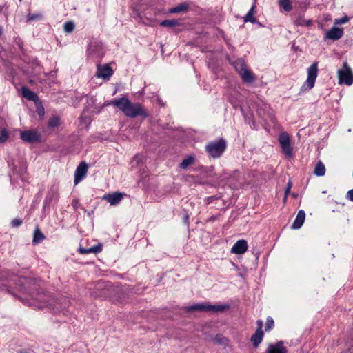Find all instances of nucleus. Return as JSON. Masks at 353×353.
Wrapping results in <instances>:
<instances>
[{
  "instance_id": "obj_1",
  "label": "nucleus",
  "mask_w": 353,
  "mask_h": 353,
  "mask_svg": "<svg viewBox=\"0 0 353 353\" xmlns=\"http://www.w3.org/2000/svg\"><path fill=\"white\" fill-rule=\"evenodd\" d=\"M13 283H15V288L20 293L22 294H28V296L31 298L32 300L30 301L26 297L25 303L35 306L39 309L49 307L53 313L61 312L65 307V305H63L61 301L54 298L50 299L47 294L40 293L36 288L29 289V285L32 283V281L25 277L15 276L13 280L9 281L8 285H5L6 290L13 296H17L12 290V285Z\"/></svg>"
},
{
  "instance_id": "obj_2",
  "label": "nucleus",
  "mask_w": 353,
  "mask_h": 353,
  "mask_svg": "<svg viewBox=\"0 0 353 353\" xmlns=\"http://www.w3.org/2000/svg\"><path fill=\"white\" fill-rule=\"evenodd\" d=\"M121 110L126 117L135 118L138 116L146 118L148 113L139 103H132L127 96L114 99L108 103Z\"/></svg>"
},
{
  "instance_id": "obj_3",
  "label": "nucleus",
  "mask_w": 353,
  "mask_h": 353,
  "mask_svg": "<svg viewBox=\"0 0 353 353\" xmlns=\"http://www.w3.org/2000/svg\"><path fill=\"white\" fill-rule=\"evenodd\" d=\"M226 147L227 142L225 139L221 138L218 140L209 142L205 145V151L210 157L216 159L222 156Z\"/></svg>"
},
{
  "instance_id": "obj_4",
  "label": "nucleus",
  "mask_w": 353,
  "mask_h": 353,
  "mask_svg": "<svg viewBox=\"0 0 353 353\" xmlns=\"http://www.w3.org/2000/svg\"><path fill=\"white\" fill-rule=\"evenodd\" d=\"M233 65L241 76L243 81L246 83H252L255 80L254 75L247 68L245 61L242 59H236L233 62Z\"/></svg>"
},
{
  "instance_id": "obj_5",
  "label": "nucleus",
  "mask_w": 353,
  "mask_h": 353,
  "mask_svg": "<svg viewBox=\"0 0 353 353\" xmlns=\"http://www.w3.org/2000/svg\"><path fill=\"white\" fill-rule=\"evenodd\" d=\"M230 307L229 305L194 304L186 307L187 312L203 311L222 312Z\"/></svg>"
},
{
  "instance_id": "obj_6",
  "label": "nucleus",
  "mask_w": 353,
  "mask_h": 353,
  "mask_svg": "<svg viewBox=\"0 0 353 353\" xmlns=\"http://www.w3.org/2000/svg\"><path fill=\"white\" fill-rule=\"evenodd\" d=\"M307 77L301 88V91L310 90L314 86L315 81L318 74V63H313L307 70Z\"/></svg>"
},
{
  "instance_id": "obj_7",
  "label": "nucleus",
  "mask_w": 353,
  "mask_h": 353,
  "mask_svg": "<svg viewBox=\"0 0 353 353\" xmlns=\"http://www.w3.org/2000/svg\"><path fill=\"white\" fill-rule=\"evenodd\" d=\"M90 57L101 59L104 55L103 43L97 39H92L87 49Z\"/></svg>"
},
{
  "instance_id": "obj_8",
  "label": "nucleus",
  "mask_w": 353,
  "mask_h": 353,
  "mask_svg": "<svg viewBox=\"0 0 353 353\" xmlns=\"http://www.w3.org/2000/svg\"><path fill=\"white\" fill-rule=\"evenodd\" d=\"M339 83L351 85L353 83V72L347 63L343 62V67L338 70Z\"/></svg>"
},
{
  "instance_id": "obj_9",
  "label": "nucleus",
  "mask_w": 353,
  "mask_h": 353,
  "mask_svg": "<svg viewBox=\"0 0 353 353\" xmlns=\"http://www.w3.org/2000/svg\"><path fill=\"white\" fill-rule=\"evenodd\" d=\"M279 142L281 145L282 152L285 156L288 158H292L294 156V154L288 133L286 132H281L279 137Z\"/></svg>"
},
{
  "instance_id": "obj_10",
  "label": "nucleus",
  "mask_w": 353,
  "mask_h": 353,
  "mask_svg": "<svg viewBox=\"0 0 353 353\" xmlns=\"http://www.w3.org/2000/svg\"><path fill=\"white\" fill-rule=\"evenodd\" d=\"M20 138L25 142L34 143L41 141V134L35 130H25L21 132Z\"/></svg>"
},
{
  "instance_id": "obj_11",
  "label": "nucleus",
  "mask_w": 353,
  "mask_h": 353,
  "mask_svg": "<svg viewBox=\"0 0 353 353\" xmlns=\"http://www.w3.org/2000/svg\"><path fill=\"white\" fill-rule=\"evenodd\" d=\"M343 35V30L340 28L332 27L330 30H329L325 35V39H331L333 41H336L341 39Z\"/></svg>"
},
{
  "instance_id": "obj_12",
  "label": "nucleus",
  "mask_w": 353,
  "mask_h": 353,
  "mask_svg": "<svg viewBox=\"0 0 353 353\" xmlns=\"http://www.w3.org/2000/svg\"><path fill=\"white\" fill-rule=\"evenodd\" d=\"M113 74V70L108 65H98L97 76L103 79H109Z\"/></svg>"
},
{
  "instance_id": "obj_13",
  "label": "nucleus",
  "mask_w": 353,
  "mask_h": 353,
  "mask_svg": "<svg viewBox=\"0 0 353 353\" xmlns=\"http://www.w3.org/2000/svg\"><path fill=\"white\" fill-rule=\"evenodd\" d=\"M88 165L85 162H81L77 168L74 174V183L75 184L81 181L88 171Z\"/></svg>"
},
{
  "instance_id": "obj_14",
  "label": "nucleus",
  "mask_w": 353,
  "mask_h": 353,
  "mask_svg": "<svg viewBox=\"0 0 353 353\" xmlns=\"http://www.w3.org/2000/svg\"><path fill=\"white\" fill-rule=\"evenodd\" d=\"M266 353H288V350L283 345V342L279 341L274 344H269Z\"/></svg>"
},
{
  "instance_id": "obj_15",
  "label": "nucleus",
  "mask_w": 353,
  "mask_h": 353,
  "mask_svg": "<svg viewBox=\"0 0 353 353\" xmlns=\"http://www.w3.org/2000/svg\"><path fill=\"white\" fill-rule=\"evenodd\" d=\"M248 249L247 241L244 239L237 241L232 246L231 252L236 254H241L246 252Z\"/></svg>"
},
{
  "instance_id": "obj_16",
  "label": "nucleus",
  "mask_w": 353,
  "mask_h": 353,
  "mask_svg": "<svg viewBox=\"0 0 353 353\" xmlns=\"http://www.w3.org/2000/svg\"><path fill=\"white\" fill-rule=\"evenodd\" d=\"M123 197V194L120 192H114L108 194L103 196V199L106 200L112 205H117L122 200Z\"/></svg>"
},
{
  "instance_id": "obj_17",
  "label": "nucleus",
  "mask_w": 353,
  "mask_h": 353,
  "mask_svg": "<svg viewBox=\"0 0 353 353\" xmlns=\"http://www.w3.org/2000/svg\"><path fill=\"white\" fill-rule=\"evenodd\" d=\"M305 219V211L303 210H301L298 212V214L295 218V220L294 221L291 228L294 230H298L301 228L303 225L304 221Z\"/></svg>"
},
{
  "instance_id": "obj_18",
  "label": "nucleus",
  "mask_w": 353,
  "mask_h": 353,
  "mask_svg": "<svg viewBox=\"0 0 353 353\" xmlns=\"http://www.w3.org/2000/svg\"><path fill=\"white\" fill-rule=\"evenodd\" d=\"M263 331L261 328H257L254 334L251 336L250 341L252 345L257 347L261 343L263 338Z\"/></svg>"
},
{
  "instance_id": "obj_19",
  "label": "nucleus",
  "mask_w": 353,
  "mask_h": 353,
  "mask_svg": "<svg viewBox=\"0 0 353 353\" xmlns=\"http://www.w3.org/2000/svg\"><path fill=\"white\" fill-rule=\"evenodd\" d=\"M102 251V245L101 243H98L96 245H94L90 248H80L79 252L83 254H87L90 253L97 254Z\"/></svg>"
},
{
  "instance_id": "obj_20",
  "label": "nucleus",
  "mask_w": 353,
  "mask_h": 353,
  "mask_svg": "<svg viewBox=\"0 0 353 353\" xmlns=\"http://www.w3.org/2000/svg\"><path fill=\"white\" fill-rule=\"evenodd\" d=\"M22 95L23 97L26 98L30 101H35L38 97L34 92L31 91L27 87H23L21 89Z\"/></svg>"
},
{
  "instance_id": "obj_21",
  "label": "nucleus",
  "mask_w": 353,
  "mask_h": 353,
  "mask_svg": "<svg viewBox=\"0 0 353 353\" xmlns=\"http://www.w3.org/2000/svg\"><path fill=\"white\" fill-rule=\"evenodd\" d=\"M189 8V4L188 3H182L176 7L172 8L169 10L170 13H179L181 12L187 11Z\"/></svg>"
},
{
  "instance_id": "obj_22",
  "label": "nucleus",
  "mask_w": 353,
  "mask_h": 353,
  "mask_svg": "<svg viewBox=\"0 0 353 353\" xmlns=\"http://www.w3.org/2000/svg\"><path fill=\"white\" fill-rule=\"evenodd\" d=\"M180 25V21L178 19H166L160 23V26L163 27L174 28Z\"/></svg>"
},
{
  "instance_id": "obj_23",
  "label": "nucleus",
  "mask_w": 353,
  "mask_h": 353,
  "mask_svg": "<svg viewBox=\"0 0 353 353\" xmlns=\"http://www.w3.org/2000/svg\"><path fill=\"white\" fill-rule=\"evenodd\" d=\"M325 173V168L324 164L321 161H319L314 170V174L318 176H322Z\"/></svg>"
},
{
  "instance_id": "obj_24",
  "label": "nucleus",
  "mask_w": 353,
  "mask_h": 353,
  "mask_svg": "<svg viewBox=\"0 0 353 353\" xmlns=\"http://www.w3.org/2000/svg\"><path fill=\"white\" fill-rule=\"evenodd\" d=\"M279 6L285 12H290L292 10V5L290 0H279Z\"/></svg>"
},
{
  "instance_id": "obj_25",
  "label": "nucleus",
  "mask_w": 353,
  "mask_h": 353,
  "mask_svg": "<svg viewBox=\"0 0 353 353\" xmlns=\"http://www.w3.org/2000/svg\"><path fill=\"white\" fill-rule=\"evenodd\" d=\"M44 239L45 236L41 232V230L38 228L36 229L34 232V236L32 240L33 244H37L39 243H41Z\"/></svg>"
},
{
  "instance_id": "obj_26",
  "label": "nucleus",
  "mask_w": 353,
  "mask_h": 353,
  "mask_svg": "<svg viewBox=\"0 0 353 353\" xmlns=\"http://www.w3.org/2000/svg\"><path fill=\"white\" fill-rule=\"evenodd\" d=\"M294 23L298 26H310L312 21L310 19L306 20L300 16L294 21Z\"/></svg>"
},
{
  "instance_id": "obj_27",
  "label": "nucleus",
  "mask_w": 353,
  "mask_h": 353,
  "mask_svg": "<svg viewBox=\"0 0 353 353\" xmlns=\"http://www.w3.org/2000/svg\"><path fill=\"white\" fill-rule=\"evenodd\" d=\"M60 125V118L58 116L53 115L48 121V128H54Z\"/></svg>"
},
{
  "instance_id": "obj_28",
  "label": "nucleus",
  "mask_w": 353,
  "mask_h": 353,
  "mask_svg": "<svg viewBox=\"0 0 353 353\" xmlns=\"http://www.w3.org/2000/svg\"><path fill=\"white\" fill-rule=\"evenodd\" d=\"M53 200H58V196L57 192H48L44 200L45 205H49Z\"/></svg>"
},
{
  "instance_id": "obj_29",
  "label": "nucleus",
  "mask_w": 353,
  "mask_h": 353,
  "mask_svg": "<svg viewBox=\"0 0 353 353\" xmlns=\"http://www.w3.org/2000/svg\"><path fill=\"white\" fill-rule=\"evenodd\" d=\"M214 340L216 344L224 346L227 345L228 343V339L220 334H216Z\"/></svg>"
},
{
  "instance_id": "obj_30",
  "label": "nucleus",
  "mask_w": 353,
  "mask_h": 353,
  "mask_svg": "<svg viewBox=\"0 0 353 353\" xmlns=\"http://www.w3.org/2000/svg\"><path fill=\"white\" fill-rule=\"evenodd\" d=\"M194 161V158L192 156H190L185 159H184L182 162L180 163V168L182 169L187 168L190 165L193 163Z\"/></svg>"
},
{
  "instance_id": "obj_31",
  "label": "nucleus",
  "mask_w": 353,
  "mask_h": 353,
  "mask_svg": "<svg viewBox=\"0 0 353 353\" xmlns=\"http://www.w3.org/2000/svg\"><path fill=\"white\" fill-rule=\"evenodd\" d=\"M75 28V25L72 21H67L64 23L63 30L67 33L72 32Z\"/></svg>"
},
{
  "instance_id": "obj_32",
  "label": "nucleus",
  "mask_w": 353,
  "mask_h": 353,
  "mask_svg": "<svg viewBox=\"0 0 353 353\" xmlns=\"http://www.w3.org/2000/svg\"><path fill=\"white\" fill-rule=\"evenodd\" d=\"M9 136V133L6 128L1 130L0 133V143H5Z\"/></svg>"
},
{
  "instance_id": "obj_33",
  "label": "nucleus",
  "mask_w": 353,
  "mask_h": 353,
  "mask_svg": "<svg viewBox=\"0 0 353 353\" xmlns=\"http://www.w3.org/2000/svg\"><path fill=\"white\" fill-rule=\"evenodd\" d=\"M41 19H42V14L40 13L28 14L27 16V20L28 21L41 20Z\"/></svg>"
},
{
  "instance_id": "obj_34",
  "label": "nucleus",
  "mask_w": 353,
  "mask_h": 353,
  "mask_svg": "<svg viewBox=\"0 0 353 353\" xmlns=\"http://www.w3.org/2000/svg\"><path fill=\"white\" fill-rule=\"evenodd\" d=\"M274 325V320L271 317H268L266 323H265V330L266 332L270 331Z\"/></svg>"
},
{
  "instance_id": "obj_35",
  "label": "nucleus",
  "mask_w": 353,
  "mask_h": 353,
  "mask_svg": "<svg viewBox=\"0 0 353 353\" xmlns=\"http://www.w3.org/2000/svg\"><path fill=\"white\" fill-rule=\"evenodd\" d=\"M349 20H350V17H348L347 16H344L341 18L335 19L334 25L336 26V25L344 24V23L348 22Z\"/></svg>"
},
{
  "instance_id": "obj_36",
  "label": "nucleus",
  "mask_w": 353,
  "mask_h": 353,
  "mask_svg": "<svg viewBox=\"0 0 353 353\" xmlns=\"http://www.w3.org/2000/svg\"><path fill=\"white\" fill-rule=\"evenodd\" d=\"M244 21L255 23L256 22V19L254 17V15H251L250 14L247 13L246 15L244 17Z\"/></svg>"
},
{
  "instance_id": "obj_37",
  "label": "nucleus",
  "mask_w": 353,
  "mask_h": 353,
  "mask_svg": "<svg viewBox=\"0 0 353 353\" xmlns=\"http://www.w3.org/2000/svg\"><path fill=\"white\" fill-rule=\"evenodd\" d=\"M292 182L291 181H288V184L286 185L285 190L284 201L286 200L287 196L290 193V190L292 188Z\"/></svg>"
},
{
  "instance_id": "obj_38",
  "label": "nucleus",
  "mask_w": 353,
  "mask_h": 353,
  "mask_svg": "<svg viewBox=\"0 0 353 353\" xmlns=\"http://www.w3.org/2000/svg\"><path fill=\"white\" fill-rule=\"evenodd\" d=\"M22 224V220L21 219H14L12 221L11 225L14 228H17Z\"/></svg>"
},
{
  "instance_id": "obj_39",
  "label": "nucleus",
  "mask_w": 353,
  "mask_h": 353,
  "mask_svg": "<svg viewBox=\"0 0 353 353\" xmlns=\"http://www.w3.org/2000/svg\"><path fill=\"white\" fill-rule=\"evenodd\" d=\"M72 206L73 207L74 210H76L79 206L80 203L78 199H74L71 203Z\"/></svg>"
},
{
  "instance_id": "obj_40",
  "label": "nucleus",
  "mask_w": 353,
  "mask_h": 353,
  "mask_svg": "<svg viewBox=\"0 0 353 353\" xmlns=\"http://www.w3.org/2000/svg\"><path fill=\"white\" fill-rule=\"evenodd\" d=\"M346 198L350 201H353V189L349 190L347 193Z\"/></svg>"
},
{
  "instance_id": "obj_41",
  "label": "nucleus",
  "mask_w": 353,
  "mask_h": 353,
  "mask_svg": "<svg viewBox=\"0 0 353 353\" xmlns=\"http://www.w3.org/2000/svg\"><path fill=\"white\" fill-rule=\"evenodd\" d=\"M37 112L40 117H43L45 114L44 108L43 107L38 108Z\"/></svg>"
},
{
  "instance_id": "obj_42",
  "label": "nucleus",
  "mask_w": 353,
  "mask_h": 353,
  "mask_svg": "<svg viewBox=\"0 0 353 353\" xmlns=\"http://www.w3.org/2000/svg\"><path fill=\"white\" fill-rule=\"evenodd\" d=\"M255 8H256V6H255V2H254L248 13L250 14L251 15H254L255 13Z\"/></svg>"
},
{
  "instance_id": "obj_43",
  "label": "nucleus",
  "mask_w": 353,
  "mask_h": 353,
  "mask_svg": "<svg viewBox=\"0 0 353 353\" xmlns=\"http://www.w3.org/2000/svg\"><path fill=\"white\" fill-rule=\"evenodd\" d=\"M255 8H256V6H255V2H254L248 13L250 14L251 15H254L255 13Z\"/></svg>"
},
{
  "instance_id": "obj_44",
  "label": "nucleus",
  "mask_w": 353,
  "mask_h": 353,
  "mask_svg": "<svg viewBox=\"0 0 353 353\" xmlns=\"http://www.w3.org/2000/svg\"><path fill=\"white\" fill-rule=\"evenodd\" d=\"M114 291H115L117 292V294H123V290L121 289V288H119V287H114Z\"/></svg>"
},
{
  "instance_id": "obj_45",
  "label": "nucleus",
  "mask_w": 353,
  "mask_h": 353,
  "mask_svg": "<svg viewBox=\"0 0 353 353\" xmlns=\"http://www.w3.org/2000/svg\"><path fill=\"white\" fill-rule=\"evenodd\" d=\"M257 325L259 326L258 328H261L262 329L263 321L261 320H258L257 321Z\"/></svg>"
},
{
  "instance_id": "obj_46",
  "label": "nucleus",
  "mask_w": 353,
  "mask_h": 353,
  "mask_svg": "<svg viewBox=\"0 0 353 353\" xmlns=\"http://www.w3.org/2000/svg\"><path fill=\"white\" fill-rule=\"evenodd\" d=\"M188 215H185L183 218L184 222L185 223L186 225H188Z\"/></svg>"
},
{
  "instance_id": "obj_47",
  "label": "nucleus",
  "mask_w": 353,
  "mask_h": 353,
  "mask_svg": "<svg viewBox=\"0 0 353 353\" xmlns=\"http://www.w3.org/2000/svg\"><path fill=\"white\" fill-rule=\"evenodd\" d=\"M212 199V197H208V203H209L211 201Z\"/></svg>"
},
{
  "instance_id": "obj_48",
  "label": "nucleus",
  "mask_w": 353,
  "mask_h": 353,
  "mask_svg": "<svg viewBox=\"0 0 353 353\" xmlns=\"http://www.w3.org/2000/svg\"><path fill=\"white\" fill-rule=\"evenodd\" d=\"M117 301V302H121V303H122V301H120V299H114V301Z\"/></svg>"
},
{
  "instance_id": "obj_49",
  "label": "nucleus",
  "mask_w": 353,
  "mask_h": 353,
  "mask_svg": "<svg viewBox=\"0 0 353 353\" xmlns=\"http://www.w3.org/2000/svg\"><path fill=\"white\" fill-rule=\"evenodd\" d=\"M19 353H27L26 351H19Z\"/></svg>"
},
{
  "instance_id": "obj_50",
  "label": "nucleus",
  "mask_w": 353,
  "mask_h": 353,
  "mask_svg": "<svg viewBox=\"0 0 353 353\" xmlns=\"http://www.w3.org/2000/svg\"><path fill=\"white\" fill-rule=\"evenodd\" d=\"M19 298L21 299L23 301H24V299L22 297L19 296Z\"/></svg>"
},
{
  "instance_id": "obj_51",
  "label": "nucleus",
  "mask_w": 353,
  "mask_h": 353,
  "mask_svg": "<svg viewBox=\"0 0 353 353\" xmlns=\"http://www.w3.org/2000/svg\"><path fill=\"white\" fill-rule=\"evenodd\" d=\"M239 172L237 170L234 172V174H237Z\"/></svg>"
},
{
  "instance_id": "obj_52",
  "label": "nucleus",
  "mask_w": 353,
  "mask_h": 353,
  "mask_svg": "<svg viewBox=\"0 0 353 353\" xmlns=\"http://www.w3.org/2000/svg\"><path fill=\"white\" fill-rule=\"evenodd\" d=\"M64 302L65 305H66V299H64Z\"/></svg>"
}]
</instances>
